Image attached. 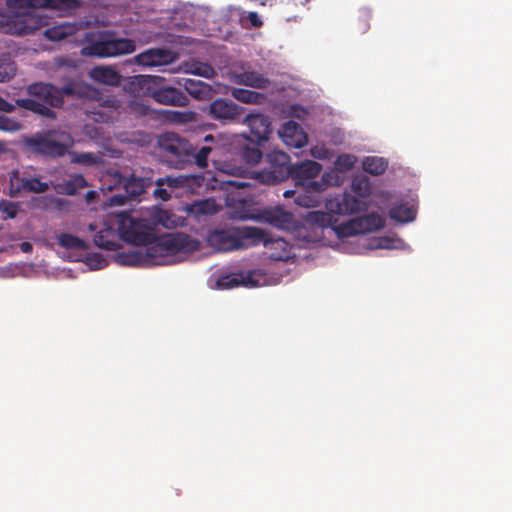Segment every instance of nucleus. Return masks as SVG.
<instances>
[{
	"label": "nucleus",
	"mask_w": 512,
	"mask_h": 512,
	"mask_svg": "<svg viewBox=\"0 0 512 512\" xmlns=\"http://www.w3.org/2000/svg\"><path fill=\"white\" fill-rule=\"evenodd\" d=\"M71 161L73 163L83 164V165H93L96 163V156L92 153L81 152V153H72Z\"/></svg>",
	"instance_id": "41"
},
{
	"label": "nucleus",
	"mask_w": 512,
	"mask_h": 512,
	"mask_svg": "<svg viewBox=\"0 0 512 512\" xmlns=\"http://www.w3.org/2000/svg\"><path fill=\"white\" fill-rule=\"evenodd\" d=\"M192 207L193 211L197 214L212 215L217 212V206L213 199L197 201Z\"/></svg>",
	"instance_id": "37"
},
{
	"label": "nucleus",
	"mask_w": 512,
	"mask_h": 512,
	"mask_svg": "<svg viewBox=\"0 0 512 512\" xmlns=\"http://www.w3.org/2000/svg\"><path fill=\"white\" fill-rule=\"evenodd\" d=\"M352 190L360 198H365L370 194V183L364 177L354 178L352 181Z\"/></svg>",
	"instance_id": "38"
},
{
	"label": "nucleus",
	"mask_w": 512,
	"mask_h": 512,
	"mask_svg": "<svg viewBox=\"0 0 512 512\" xmlns=\"http://www.w3.org/2000/svg\"><path fill=\"white\" fill-rule=\"evenodd\" d=\"M88 186V183L83 175L74 174L70 175L68 179L63 180L56 185L58 193L65 195H75L79 190Z\"/></svg>",
	"instance_id": "24"
},
{
	"label": "nucleus",
	"mask_w": 512,
	"mask_h": 512,
	"mask_svg": "<svg viewBox=\"0 0 512 512\" xmlns=\"http://www.w3.org/2000/svg\"><path fill=\"white\" fill-rule=\"evenodd\" d=\"M162 160L169 167L184 169L191 165V143L174 132H165L157 139Z\"/></svg>",
	"instance_id": "8"
},
{
	"label": "nucleus",
	"mask_w": 512,
	"mask_h": 512,
	"mask_svg": "<svg viewBox=\"0 0 512 512\" xmlns=\"http://www.w3.org/2000/svg\"><path fill=\"white\" fill-rule=\"evenodd\" d=\"M57 241L61 247L66 249L86 250L89 247L83 239L69 233H61L57 237Z\"/></svg>",
	"instance_id": "32"
},
{
	"label": "nucleus",
	"mask_w": 512,
	"mask_h": 512,
	"mask_svg": "<svg viewBox=\"0 0 512 512\" xmlns=\"http://www.w3.org/2000/svg\"><path fill=\"white\" fill-rule=\"evenodd\" d=\"M3 212L7 214V217L14 219L17 216L18 209L14 204H8L3 208Z\"/></svg>",
	"instance_id": "49"
},
{
	"label": "nucleus",
	"mask_w": 512,
	"mask_h": 512,
	"mask_svg": "<svg viewBox=\"0 0 512 512\" xmlns=\"http://www.w3.org/2000/svg\"><path fill=\"white\" fill-rule=\"evenodd\" d=\"M188 72L207 79H211L217 74L215 69L210 64L203 62L191 63Z\"/></svg>",
	"instance_id": "34"
},
{
	"label": "nucleus",
	"mask_w": 512,
	"mask_h": 512,
	"mask_svg": "<svg viewBox=\"0 0 512 512\" xmlns=\"http://www.w3.org/2000/svg\"><path fill=\"white\" fill-rule=\"evenodd\" d=\"M389 242L390 240L388 238L382 239L381 242L379 243V247L390 248Z\"/></svg>",
	"instance_id": "52"
},
{
	"label": "nucleus",
	"mask_w": 512,
	"mask_h": 512,
	"mask_svg": "<svg viewBox=\"0 0 512 512\" xmlns=\"http://www.w3.org/2000/svg\"><path fill=\"white\" fill-rule=\"evenodd\" d=\"M325 206L329 212L311 211L307 214V223L320 228H332L340 239L360 234L356 219L336 225L335 215H350L364 211L366 203L363 200L350 193H343L328 199Z\"/></svg>",
	"instance_id": "4"
},
{
	"label": "nucleus",
	"mask_w": 512,
	"mask_h": 512,
	"mask_svg": "<svg viewBox=\"0 0 512 512\" xmlns=\"http://www.w3.org/2000/svg\"><path fill=\"white\" fill-rule=\"evenodd\" d=\"M185 91L197 100H209L213 97L215 91L211 85L201 81L190 78H184L179 81Z\"/></svg>",
	"instance_id": "20"
},
{
	"label": "nucleus",
	"mask_w": 512,
	"mask_h": 512,
	"mask_svg": "<svg viewBox=\"0 0 512 512\" xmlns=\"http://www.w3.org/2000/svg\"><path fill=\"white\" fill-rule=\"evenodd\" d=\"M322 166L313 160H305L296 165H291L292 179L296 184H302L306 181H313L321 172Z\"/></svg>",
	"instance_id": "18"
},
{
	"label": "nucleus",
	"mask_w": 512,
	"mask_h": 512,
	"mask_svg": "<svg viewBox=\"0 0 512 512\" xmlns=\"http://www.w3.org/2000/svg\"><path fill=\"white\" fill-rule=\"evenodd\" d=\"M23 144L34 154L56 159L65 156L74 141L69 133L51 129L24 137Z\"/></svg>",
	"instance_id": "7"
},
{
	"label": "nucleus",
	"mask_w": 512,
	"mask_h": 512,
	"mask_svg": "<svg viewBox=\"0 0 512 512\" xmlns=\"http://www.w3.org/2000/svg\"><path fill=\"white\" fill-rule=\"evenodd\" d=\"M372 13L368 8H361L358 12V19L361 23L359 30L364 33L369 29V20L371 19Z\"/></svg>",
	"instance_id": "42"
},
{
	"label": "nucleus",
	"mask_w": 512,
	"mask_h": 512,
	"mask_svg": "<svg viewBox=\"0 0 512 512\" xmlns=\"http://www.w3.org/2000/svg\"><path fill=\"white\" fill-rule=\"evenodd\" d=\"M219 148V140L211 134L206 135L201 144L195 147L191 144V165L205 169L208 167L209 160L216 163L215 156Z\"/></svg>",
	"instance_id": "10"
},
{
	"label": "nucleus",
	"mask_w": 512,
	"mask_h": 512,
	"mask_svg": "<svg viewBox=\"0 0 512 512\" xmlns=\"http://www.w3.org/2000/svg\"><path fill=\"white\" fill-rule=\"evenodd\" d=\"M211 246L218 251H232L256 246L263 243L265 247H280L284 250L283 254L273 255L276 259L288 257L286 251L287 242L282 238L271 239L262 229L256 227H243L240 229H224L213 231L208 238Z\"/></svg>",
	"instance_id": "5"
},
{
	"label": "nucleus",
	"mask_w": 512,
	"mask_h": 512,
	"mask_svg": "<svg viewBox=\"0 0 512 512\" xmlns=\"http://www.w3.org/2000/svg\"><path fill=\"white\" fill-rule=\"evenodd\" d=\"M94 196H95V192L94 191H88L87 192L86 197H87L88 200L94 198Z\"/></svg>",
	"instance_id": "55"
},
{
	"label": "nucleus",
	"mask_w": 512,
	"mask_h": 512,
	"mask_svg": "<svg viewBox=\"0 0 512 512\" xmlns=\"http://www.w3.org/2000/svg\"><path fill=\"white\" fill-rule=\"evenodd\" d=\"M174 53L168 48H151L138 54L136 63L146 67L168 65L175 60Z\"/></svg>",
	"instance_id": "14"
},
{
	"label": "nucleus",
	"mask_w": 512,
	"mask_h": 512,
	"mask_svg": "<svg viewBox=\"0 0 512 512\" xmlns=\"http://www.w3.org/2000/svg\"><path fill=\"white\" fill-rule=\"evenodd\" d=\"M415 215V210L407 204L396 205L389 210V217L402 223L413 221Z\"/></svg>",
	"instance_id": "30"
},
{
	"label": "nucleus",
	"mask_w": 512,
	"mask_h": 512,
	"mask_svg": "<svg viewBox=\"0 0 512 512\" xmlns=\"http://www.w3.org/2000/svg\"><path fill=\"white\" fill-rule=\"evenodd\" d=\"M16 74V66L12 61L0 62V82H7Z\"/></svg>",
	"instance_id": "39"
},
{
	"label": "nucleus",
	"mask_w": 512,
	"mask_h": 512,
	"mask_svg": "<svg viewBox=\"0 0 512 512\" xmlns=\"http://www.w3.org/2000/svg\"><path fill=\"white\" fill-rule=\"evenodd\" d=\"M247 18L251 25L255 28H260L263 25V21L261 20L257 12H249Z\"/></svg>",
	"instance_id": "45"
},
{
	"label": "nucleus",
	"mask_w": 512,
	"mask_h": 512,
	"mask_svg": "<svg viewBox=\"0 0 512 512\" xmlns=\"http://www.w3.org/2000/svg\"><path fill=\"white\" fill-rule=\"evenodd\" d=\"M151 97L162 105L184 107L189 104L188 97L173 86H162L154 89L151 91Z\"/></svg>",
	"instance_id": "15"
},
{
	"label": "nucleus",
	"mask_w": 512,
	"mask_h": 512,
	"mask_svg": "<svg viewBox=\"0 0 512 512\" xmlns=\"http://www.w3.org/2000/svg\"><path fill=\"white\" fill-rule=\"evenodd\" d=\"M279 134L287 145L295 148L303 147L307 141L306 135L301 132L299 124L294 121L284 123Z\"/></svg>",
	"instance_id": "21"
},
{
	"label": "nucleus",
	"mask_w": 512,
	"mask_h": 512,
	"mask_svg": "<svg viewBox=\"0 0 512 512\" xmlns=\"http://www.w3.org/2000/svg\"><path fill=\"white\" fill-rule=\"evenodd\" d=\"M78 41L84 57L110 58L130 54L136 49L133 40L118 38L114 31L109 30L86 31Z\"/></svg>",
	"instance_id": "6"
},
{
	"label": "nucleus",
	"mask_w": 512,
	"mask_h": 512,
	"mask_svg": "<svg viewBox=\"0 0 512 512\" xmlns=\"http://www.w3.org/2000/svg\"><path fill=\"white\" fill-rule=\"evenodd\" d=\"M5 150V145L2 141H0V153Z\"/></svg>",
	"instance_id": "56"
},
{
	"label": "nucleus",
	"mask_w": 512,
	"mask_h": 512,
	"mask_svg": "<svg viewBox=\"0 0 512 512\" xmlns=\"http://www.w3.org/2000/svg\"><path fill=\"white\" fill-rule=\"evenodd\" d=\"M234 189H244L252 186V183L245 180H233L228 182Z\"/></svg>",
	"instance_id": "48"
},
{
	"label": "nucleus",
	"mask_w": 512,
	"mask_h": 512,
	"mask_svg": "<svg viewBox=\"0 0 512 512\" xmlns=\"http://www.w3.org/2000/svg\"><path fill=\"white\" fill-rule=\"evenodd\" d=\"M358 223V232L366 234L377 231L384 227L385 220L377 213H370L362 217L356 218Z\"/></svg>",
	"instance_id": "25"
},
{
	"label": "nucleus",
	"mask_w": 512,
	"mask_h": 512,
	"mask_svg": "<svg viewBox=\"0 0 512 512\" xmlns=\"http://www.w3.org/2000/svg\"><path fill=\"white\" fill-rule=\"evenodd\" d=\"M179 183H180V181L177 178H172V177L159 178L156 181V185L157 186H163V185L166 184V185H168L169 187H172V188L178 187Z\"/></svg>",
	"instance_id": "44"
},
{
	"label": "nucleus",
	"mask_w": 512,
	"mask_h": 512,
	"mask_svg": "<svg viewBox=\"0 0 512 512\" xmlns=\"http://www.w3.org/2000/svg\"><path fill=\"white\" fill-rule=\"evenodd\" d=\"M152 185V180L149 177H136L132 175L126 180L124 189L130 197H138L145 193L146 190Z\"/></svg>",
	"instance_id": "26"
},
{
	"label": "nucleus",
	"mask_w": 512,
	"mask_h": 512,
	"mask_svg": "<svg viewBox=\"0 0 512 512\" xmlns=\"http://www.w3.org/2000/svg\"><path fill=\"white\" fill-rule=\"evenodd\" d=\"M120 236L140 248L127 253L124 263L128 265H167L178 253H192L199 249V241L180 233H166L156 236L153 224L146 219L133 217L129 212L117 215Z\"/></svg>",
	"instance_id": "1"
},
{
	"label": "nucleus",
	"mask_w": 512,
	"mask_h": 512,
	"mask_svg": "<svg viewBox=\"0 0 512 512\" xmlns=\"http://www.w3.org/2000/svg\"><path fill=\"white\" fill-rule=\"evenodd\" d=\"M260 216L266 223L280 229L289 230L294 226V215L279 206L263 209Z\"/></svg>",
	"instance_id": "17"
},
{
	"label": "nucleus",
	"mask_w": 512,
	"mask_h": 512,
	"mask_svg": "<svg viewBox=\"0 0 512 512\" xmlns=\"http://www.w3.org/2000/svg\"><path fill=\"white\" fill-rule=\"evenodd\" d=\"M294 194H295V191H293V190H286V191L283 193V196H284L285 198H290V197H292Z\"/></svg>",
	"instance_id": "54"
},
{
	"label": "nucleus",
	"mask_w": 512,
	"mask_h": 512,
	"mask_svg": "<svg viewBox=\"0 0 512 512\" xmlns=\"http://www.w3.org/2000/svg\"><path fill=\"white\" fill-rule=\"evenodd\" d=\"M329 174H324L320 181H309L306 184L305 191L298 193L295 198V203L302 207H315L319 203L316 194L322 192L329 185Z\"/></svg>",
	"instance_id": "16"
},
{
	"label": "nucleus",
	"mask_w": 512,
	"mask_h": 512,
	"mask_svg": "<svg viewBox=\"0 0 512 512\" xmlns=\"http://www.w3.org/2000/svg\"><path fill=\"white\" fill-rule=\"evenodd\" d=\"M20 249L24 253H29L33 250V246L30 242L25 241L20 244Z\"/></svg>",
	"instance_id": "50"
},
{
	"label": "nucleus",
	"mask_w": 512,
	"mask_h": 512,
	"mask_svg": "<svg viewBox=\"0 0 512 512\" xmlns=\"http://www.w3.org/2000/svg\"><path fill=\"white\" fill-rule=\"evenodd\" d=\"M231 95L234 99L247 104H260L264 99L263 94L244 88H234Z\"/></svg>",
	"instance_id": "31"
},
{
	"label": "nucleus",
	"mask_w": 512,
	"mask_h": 512,
	"mask_svg": "<svg viewBox=\"0 0 512 512\" xmlns=\"http://www.w3.org/2000/svg\"><path fill=\"white\" fill-rule=\"evenodd\" d=\"M388 163L382 157L369 156L363 160V170L371 175L378 176L383 174L387 169Z\"/></svg>",
	"instance_id": "28"
},
{
	"label": "nucleus",
	"mask_w": 512,
	"mask_h": 512,
	"mask_svg": "<svg viewBox=\"0 0 512 512\" xmlns=\"http://www.w3.org/2000/svg\"><path fill=\"white\" fill-rule=\"evenodd\" d=\"M89 76L94 81L109 86H118L121 82V75L109 66H96L90 70Z\"/></svg>",
	"instance_id": "22"
},
{
	"label": "nucleus",
	"mask_w": 512,
	"mask_h": 512,
	"mask_svg": "<svg viewBox=\"0 0 512 512\" xmlns=\"http://www.w3.org/2000/svg\"><path fill=\"white\" fill-rule=\"evenodd\" d=\"M162 114L165 118L175 124H188L194 123L197 120V113L194 111H171L163 110Z\"/></svg>",
	"instance_id": "29"
},
{
	"label": "nucleus",
	"mask_w": 512,
	"mask_h": 512,
	"mask_svg": "<svg viewBox=\"0 0 512 512\" xmlns=\"http://www.w3.org/2000/svg\"><path fill=\"white\" fill-rule=\"evenodd\" d=\"M153 194L155 197L160 198L163 201H167L171 198V194L166 189L162 188V186H158L154 190Z\"/></svg>",
	"instance_id": "46"
},
{
	"label": "nucleus",
	"mask_w": 512,
	"mask_h": 512,
	"mask_svg": "<svg viewBox=\"0 0 512 512\" xmlns=\"http://www.w3.org/2000/svg\"><path fill=\"white\" fill-rule=\"evenodd\" d=\"M6 5L14 13L0 19V32L24 36L48 24L47 17L40 15L36 9L71 10L79 7L80 2L79 0H6Z\"/></svg>",
	"instance_id": "3"
},
{
	"label": "nucleus",
	"mask_w": 512,
	"mask_h": 512,
	"mask_svg": "<svg viewBox=\"0 0 512 512\" xmlns=\"http://www.w3.org/2000/svg\"><path fill=\"white\" fill-rule=\"evenodd\" d=\"M124 200H125V198H124L123 196H117V195H115V196H112V197H111V203H112V204H116V205H122V204H124Z\"/></svg>",
	"instance_id": "51"
},
{
	"label": "nucleus",
	"mask_w": 512,
	"mask_h": 512,
	"mask_svg": "<svg viewBox=\"0 0 512 512\" xmlns=\"http://www.w3.org/2000/svg\"><path fill=\"white\" fill-rule=\"evenodd\" d=\"M342 160H343V158H341V157H340V158H339V162H340V161H342ZM344 160L348 161V163H345V166H346L347 168H350V167L353 165V163L350 161V159H349V157H348V156H345V157H344Z\"/></svg>",
	"instance_id": "53"
},
{
	"label": "nucleus",
	"mask_w": 512,
	"mask_h": 512,
	"mask_svg": "<svg viewBox=\"0 0 512 512\" xmlns=\"http://www.w3.org/2000/svg\"><path fill=\"white\" fill-rule=\"evenodd\" d=\"M209 116L223 124L233 122L241 114V108L232 100L217 98L209 105Z\"/></svg>",
	"instance_id": "11"
},
{
	"label": "nucleus",
	"mask_w": 512,
	"mask_h": 512,
	"mask_svg": "<svg viewBox=\"0 0 512 512\" xmlns=\"http://www.w3.org/2000/svg\"><path fill=\"white\" fill-rule=\"evenodd\" d=\"M74 32H75L74 25H71L68 23H63L60 25H56V26L47 28L44 31V36L50 41L57 42V41H61L67 37L72 36L74 34Z\"/></svg>",
	"instance_id": "27"
},
{
	"label": "nucleus",
	"mask_w": 512,
	"mask_h": 512,
	"mask_svg": "<svg viewBox=\"0 0 512 512\" xmlns=\"http://www.w3.org/2000/svg\"><path fill=\"white\" fill-rule=\"evenodd\" d=\"M131 109L134 113L141 116H149L153 112L152 108L149 105L137 100L131 103Z\"/></svg>",
	"instance_id": "43"
},
{
	"label": "nucleus",
	"mask_w": 512,
	"mask_h": 512,
	"mask_svg": "<svg viewBox=\"0 0 512 512\" xmlns=\"http://www.w3.org/2000/svg\"><path fill=\"white\" fill-rule=\"evenodd\" d=\"M230 79L238 85L249 86L256 89H265L271 84V81L267 77L255 71H244L241 73L231 72Z\"/></svg>",
	"instance_id": "19"
},
{
	"label": "nucleus",
	"mask_w": 512,
	"mask_h": 512,
	"mask_svg": "<svg viewBox=\"0 0 512 512\" xmlns=\"http://www.w3.org/2000/svg\"><path fill=\"white\" fill-rule=\"evenodd\" d=\"M0 111L5 113H12L15 111V105L6 101L0 96Z\"/></svg>",
	"instance_id": "47"
},
{
	"label": "nucleus",
	"mask_w": 512,
	"mask_h": 512,
	"mask_svg": "<svg viewBox=\"0 0 512 512\" xmlns=\"http://www.w3.org/2000/svg\"><path fill=\"white\" fill-rule=\"evenodd\" d=\"M120 104L116 98H107L99 102L97 107L86 108L85 114L88 118L99 123H109L118 119Z\"/></svg>",
	"instance_id": "13"
},
{
	"label": "nucleus",
	"mask_w": 512,
	"mask_h": 512,
	"mask_svg": "<svg viewBox=\"0 0 512 512\" xmlns=\"http://www.w3.org/2000/svg\"><path fill=\"white\" fill-rule=\"evenodd\" d=\"M22 129V124L5 115H0V131L4 132H17Z\"/></svg>",
	"instance_id": "40"
},
{
	"label": "nucleus",
	"mask_w": 512,
	"mask_h": 512,
	"mask_svg": "<svg viewBox=\"0 0 512 512\" xmlns=\"http://www.w3.org/2000/svg\"><path fill=\"white\" fill-rule=\"evenodd\" d=\"M253 276V272L227 274L218 278L217 285L221 289H231L240 285L255 286L257 283L253 280Z\"/></svg>",
	"instance_id": "23"
},
{
	"label": "nucleus",
	"mask_w": 512,
	"mask_h": 512,
	"mask_svg": "<svg viewBox=\"0 0 512 512\" xmlns=\"http://www.w3.org/2000/svg\"><path fill=\"white\" fill-rule=\"evenodd\" d=\"M244 123L249 127L247 139L253 143H261L268 140L271 134V122L269 117L263 114H249Z\"/></svg>",
	"instance_id": "12"
},
{
	"label": "nucleus",
	"mask_w": 512,
	"mask_h": 512,
	"mask_svg": "<svg viewBox=\"0 0 512 512\" xmlns=\"http://www.w3.org/2000/svg\"><path fill=\"white\" fill-rule=\"evenodd\" d=\"M21 186L23 190L34 193H44L49 189V185L38 178H22Z\"/></svg>",
	"instance_id": "35"
},
{
	"label": "nucleus",
	"mask_w": 512,
	"mask_h": 512,
	"mask_svg": "<svg viewBox=\"0 0 512 512\" xmlns=\"http://www.w3.org/2000/svg\"><path fill=\"white\" fill-rule=\"evenodd\" d=\"M26 93L28 97L16 99L15 105L50 120L57 118L53 108H61L64 105V95L81 99H95L99 95L91 86L76 81H69L61 88L51 83L34 82L26 87Z\"/></svg>",
	"instance_id": "2"
},
{
	"label": "nucleus",
	"mask_w": 512,
	"mask_h": 512,
	"mask_svg": "<svg viewBox=\"0 0 512 512\" xmlns=\"http://www.w3.org/2000/svg\"><path fill=\"white\" fill-rule=\"evenodd\" d=\"M270 167L257 173L256 179L260 183L275 185L292 178L290 157L285 152L274 151L267 156Z\"/></svg>",
	"instance_id": "9"
},
{
	"label": "nucleus",
	"mask_w": 512,
	"mask_h": 512,
	"mask_svg": "<svg viewBox=\"0 0 512 512\" xmlns=\"http://www.w3.org/2000/svg\"><path fill=\"white\" fill-rule=\"evenodd\" d=\"M112 232L106 230V231H100L94 236V243L97 247L108 250V251H114L118 248L117 243L110 239L112 237Z\"/></svg>",
	"instance_id": "33"
},
{
	"label": "nucleus",
	"mask_w": 512,
	"mask_h": 512,
	"mask_svg": "<svg viewBox=\"0 0 512 512\" xmlns=\"http://www.w3.org/2000/svg\"><path fill=\"white\" fill-rule=\"evenodd\" d=\"M262 152L258 147L245 146L241 150V158L249 165L258 164L262 159Z\"/></svg>",
	"instance_id": "36"
}]
</instances>
